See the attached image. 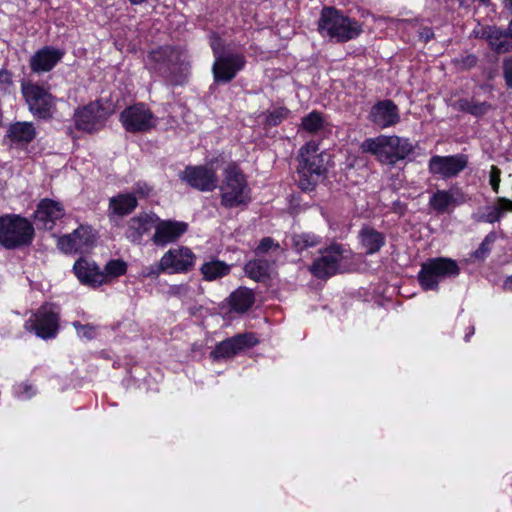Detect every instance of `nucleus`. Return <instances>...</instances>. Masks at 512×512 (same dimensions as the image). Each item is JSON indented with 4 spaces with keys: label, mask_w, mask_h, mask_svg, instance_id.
I'll use <instances>...</instances> for the list:
<instances>
[{
    "label": "nucleus",
    "mask_w": 512,
    "mask_h": 512,
    "mask_svg": "<svg viewBox=\"0 0 512 512\" xmlns=\"http://www.w3.org/2000/svg\"><path fill=\"white\" fill-rule=\"evenodd\" d=\"M318 31L323 37L345 43L356 39L363 32V26L334 7H324L318 20Z\"/></svg>",
    "instance_id": "f257e3e1"
},
{
    "label": "nucleus",
    "mask_w": 512,
    "mask_h": 512,
    "mask_svg": "<svg viewBox=\"0 0 512 512\" xmlns=\"http://www.w3.org/2000/svg\"><path fill=\"white\" fill-rule=\"evenodd\" d=\"M150 69L172 85H181L187 77L186 53L178 47H160L149 53Z\"/></svg>",
    "instance_id": "f03ea898"
},
{
    "label": "nucleus",
    "mask_w": 512,
    "mask_h": 512,
    "mask_svg": "<svg viewBox=\"0 0 512 512\" xmlns=\"http://www.w3.org/2000/svg\"><path fill=\"white\" fill-rule=\"evenodd\" d=\"M360 148L363 152L374 155L381 164L389 166L404 160L414 149L409 139L396 135L367 138Z\"/></svg>",
    "instance_id": "7ed1b4c3"
},
{
    "label": "nucleus",
    "mask_w": 512,
    "mask_h": 512,
    "mask_svg": "<svg viewBox=\"0 0 512 512\" xmlns=\"http://www.w3.org/2000/svg\"><path fill=\"white\" fill-rule=\"evenodd\" d=\"M459 274L460 267L455 260L447 257L430 258L422 263L418 281L424 291H437L440 282Z\"/></svg>",
    "instance_id": "20e7f679"
},
{
    "label": "nucleus",
    "mask_w": 512,
    "mask_h": 512,
    "mask_svg": "<svg viewBox=\"0 0 512 512\" xmlns=\"http://www.w3.org/2000/svg\"><path fill=\"white\" fill-rule=\"evenodd\" d=\"M34 237L33 225L24 217L6 214L0 217V245L15 249L29 245Z\"/></svg>",
    "instance_id": "39448f33"
},
{
    "label": "nucleus",
    "mask_w": 512,
    "mask_h": 512,
    "mask_svg": "<svg viewBox=\"0 0 512 512\" xmlns=\"http://www.w3.org/2000/svg\"><path fill=\"white\" fill-rule=\"evenodd\" d=\"M299 184L302 190H310L325 172L323 154L315 141L306 143L299 150Z\"/></svg>",
    "instance_id": "423d86ee"
},
{
    "label": "nucleus",
    "mask_w": 512,
    "mask_h": 512,
    "mask_svg": "<svg viewBox=\"0 0 512 512\" xmlns=\"http://www.w3.org/2000/svg\"><path fill=\"white\" fill-rule=\"evenodd\" d=\"M251 200L245 176L236 165H229L224 172L221 186V204L227 208L247 205Z\"/></svg>",
    "instance_id": "0eeeda50"
},
{
    "label": "nucleus",
    "mask_w": 512,
    "mask_h": 512,
    "mask_svg": "<svg viewBox=\"0 0 512 512\" xmlns=\"http://www.w3.org/2000/svg\"><path fill=\"white\" fill-rule=\"evenodd\" d=\"M120 122L127 132L145 133L156 127L157 117L144 103H137L120 113Z\"/></svg>",
    "instance_id": "6e6552de"
},
{
    "label": "nucleus",
    "mask_w": 512,
    "mask_h": 512,
    "mask_svg": "<svg viewBox=\"0 0 512 512\" xmlns=\"http://www.w3.org/2000/svg\"><path fill=\"white\" fill-rule=\"evenodd\" d=\"M24 327L42 339L55 338L59 330V315L51 305H43L31 315Z\"/></svg>",
    "instance_id": "1a4fd4ad"
},
{
    "label": "nucleus",
    "mask_w": 512,
    "mask_h": 512,
    "mask_svg": "<svg viewBox=\"0 0 512 512\" xmlns=\"http://www.w3.org/2000/svg\"><path fill=\"white\" fill-rule=\"evenodd\" d=\"M21 90L28 108L34 116L41 119L52 116L55 106L54 98L44 87L34 83H23Z\"/></svg>",
    "instance_id": "9d476101"
},
{
    "label": "nucleus",
    "mask_w": 512,
    "mask_h": 512,
    "mask_svg": "<svg viewBox=\"0 0 512 512\" xmlns=\"http://www.w3.org/2000/svg\"><path fill=\"white\" fill-rule=\"evenodd\" d=\"M347 251L339 244H333L325 249L319 258L311 265L310 271L320 279L329 278L342 272V262L347 258Z\"/></svg>",
    "instance_id": "9b49d317"
},
{
    "label": "nucleus",
    "mask_w": 512,
    "mask_h": 512,
    "mask_svg": "<svg viewBox=\"0 0 512 512\" xmlns=\"http://www.w3.org/2000/svg\"><path fill=\"white\" fill-rule=\"evenodd\" d=\"M257 343L258 340L253 333L237 334L216 344L215 348L210 352V357L214 361L230 359L242 351L255 346Z\"/></svg>",
    "instance_id": "f8f14e48"
},
{
    "label": "nucleus",
    "mask_w": 512,
    "mask_h": 512,
    "mask_svg": "<svg viewBox=\"0 0 512 512\" xmlns=\"http://www.w3.org/2000/svg\"><path fill=\"white\" fill-rule=\"evenodd\" d=\"M245 63V57L239 53L227 52L224 56H217L212 66L215 82H230L244 68Z\"/></svg>",
    "instance_id": "ddd939ff"
},
{
    "label": "nucleus",
    "mask_w": 512,
    "mask_h": 512,
    "mask_svg": "<svg viewBox=\"0 0 512 512\" xmlns=\"http://www.w3.org/2000/svg\"><path fill=\"white\" fill-rule=\"evenodd\" d=\"M179 178L192 188L200 191H212L217 187L216 172L208 166H187L179 173Z\"/></svg>",
    "instance_id": "4468645a"
},
{
    "label": "nucleus",
    "mask_w": 512,
    "mask_h": 512,
    "mask_svg": "<svg viewBox=\"0 0 512 512\" xmlns=\"http://www.w3.org/2000/svg\"><path fill=\"white\" fill-rule=\"evenodd\" d=\"M467 157L463 154L451 156L435 155L429 160V171L443 179L457 176L467 167Z\"/></svg>",
    "instance_id": "2eb2a0df"
},
{
    "label": "nucleus",
    "mask_w": 512,
    "mask_h": 512,
    "mask_svg": "<svg viewBox=\"0 0 512 512\" xmlns=\"http://www.w3.org/2000/svg\"><path fill=\"white\" fill-rule=\"evenodd\" d=\"M188 230V224L176 220H161L158 217L154 227L152 242L159 247H164L176 242Z\"/></svg>",
    "instance_id": "dca6fc26"
},
{
    "label": "nucleus",
    "mask_w": 512,
    "mask_h": 512,
    "mask_svg": "<svg viewBox=\"0 0 512 512\" xmlns=\"http://www.w3.org/2000/svg\"><path fill=\"white\" fill-rule=\"evenodd\" d=\"M195 254L187 247L169 249L162 256V264L168 273H186L195 262Z\"/></svg>",
    "instance_id": "f3484780"
},
{
    "label": "nucleus",
    "mask_w": 512,
    "mask_h": 512,
    "mask_svg": "<svg viewBox=\"0 0 512 512\" xmlns=\"http://www.w3.org/2000/svg\"><path fill=\"white\" fill-rule=\"evenodd\" d=\"M94 238L89 228L80 226L72 233L58 240V248L64 253H83L93 244Z\"/></svg>",
    "instance_id": "a211bd4d"
},
{
    "label": "nucleus",
    "mask_w": 512,
    "mask_h": 512,
    "mask_svg": "<svg viewBox=\"0 0 512 512\" xmlns=\"http://www.w3.org/2000/svg\"><path fill=\"white\" fill-rule=\"evenodd\" d=\"M63 215L64 208L60 202L45 198L39 202L34 213V220L38 228L51 230Z\"/></svg>",
    "instance_id": "6ab92c4d"
},
{
    "label": "nucleus",
    "mask_w": 512,
    "mask_h": 512,
    "mask_svg": "<svg viewBox=\"0 0 512 512\" xmlns=\"http://www.w3.org/2000/svg\"><path fill=\"white\" fill-rule=\"evenodd\" d=\"M368 118L380 128L394 126L400 121L398 107L391 100H382L373 105Z\"/></svg>",
    "instance_id": "aec40b11"
},
{
    "label": "nucleus",
    "mask_w": 512,
    "mask_h": 512,
    "mask_svg": "<svg viewBox=\"0 0 512 512\" xmlns=\"http://www.w3.org/2000/svg\"><path fill=\"white\" fill-rule=\"evenodd\" d=\"M466 201L464 194L458 188L437 190L429 199V206L437 213H450L456 206Z\"/></svg>",
    "instance_id": "412c9836"
},
{
    "label": "nucleus",
    "mask_w": 512,
    "mask_h": 512,
    "mask_svg": "<svg viewBox=\"0 0 512 512\" xmlns=\"http://www.w3.org/2000/svg\"><path fill=\"white\" fill-rule=\"evenodd\" d=\"M158 216L154 213H140L127 222L126 238L133 243H140L143 235L155 227Z\"/></svg>",
    "instance_id": "4be33fe9"
},
{
    "label": "nucleus",
    "mask_w": 512,
    "mask_h": 512,
    "mask_svg": "<svg viewBox=\"0 0 512 512\" xmlns=\"http://www.w3.org/2000/svg\"><path fill=\"white\" fill-rule=\"evenodd\" d=\"M63 56L64 52L62 50L45 46L31 57L30 68L36 73L48 72L56 66Z\"/></svg>",
    "instance_id": "5701e85b"
},
{
    "label": "nucleus",
    "mask_w": 512,
    "mask_h": 512,
    "mask_svg": "<svg viewBox=\"0 0 512 512\" xmlns=\"http://www.w3.org/2000/svg\"><path fill=\"white\" fill-rule=\"evenodd\" d=\"M73 270L82 284L98 287L105 283V275L95 262L80 258L75 262Z\"/></svg>",
    "instance_id": "b1692460"
},
{
    "label": "nucleus",
    "mask_w": 512,
    "mask_h": 512,
    "mask_svg": "<svg viewBox=\"0 0 512 512\" xmlns=\"http://www.w3.org/2000/svg\"><path fill=\"white\" fill-rule=\"evenodd\" d=\"M99 111L100 107L95 103L78 109L74 114L76 128L88 133L97 131L101 124Z\"/></svg>",
    "instance_id": "393cba45"
},
{
    "label": "nucleus",
    "mask_w": 512,
    "mask_h": 512,
    "mask_svg": "<svg viewBox=\"0 0 512 512\" xmlns=\"http://www.w3.org/2000/svg\"><path fill=\"white\" fill-rule=\"evenodd\" d=\"M359 238L362 248L368 255L377 253L385 245L384 234L369 226L360 230Z\"/></svg>",
    "instance_id": "a878e982"
},
{
    "label": "nucleus",
    "mask_w": 512,
    "mask_h": 512,
    "mask_svg": "<svg viewBox=\"0 0 512 512\" xmlns=\"http://www.w3.org/2000/svg\"><path fill=\"white\" fill-rule=\"evenodd\" d=\"M137 205L138 201L134 193H120L109 200V210L117 216L130 214Z\"/></svg>",
    "instance_id": "bb28decb"
},
{
    "label": "nucleus",
    "mask_w": 512,
    "mask_h": 512,
    "mask_svg": "<svg viewBox=\"0 0 512 512\" xmlns=\"http://www.w3.org/2000/svg\"><path fill=\"white\" fill-rule=\"evenodd\" d=\"M36 136V130L31 122H16L9 126L7 137L15 144L30 143Z\"/></svg>",
    "instance_id": "cd10ccee"
},
{
    "label": "nucleus",
    "mask_w": 512,
    "mask_h": 512,
    "mask_svg": "<svg viewBox=\"0 0 512 512\" xmlns=\"http://www.w3.org/2000/svg\"><path fill=\"white\" fill-rule=\"evenodd\" d=\"M484 36L491 49L497 53H505L512 50V36L510 32L504 33L495 27H489L485 30Z\"/></svg>",
    "instance_id": "c85d7f7f"
},
{
    "label": "nucleus",
    "mask_w": 512,
    "mask_h": 512,
    "mask_svg": "<svg viewBox=\"0 0 512 512\" xmlns=\"http://www.w3.org/2000/svg\"><path fill=\"white\" fill-rule=\"evenodd\" d=\"M487 212L479 216L478 221L486 223L499 222L503 215L512 211V200L498 197L493 206L486 208Z\"/></svg>",
    "instance_id": "c756f323"
},
{
    "label": "nucleus",
    "mask_w": 512,
    "mask_h": 512,
    "mask_svg": "<svg viewBox=\"0 0 512 512\" xmlns=\"http://www.w3.org/2000/svg\"><path fill=\"white\" fill-rule=\"evenodd\" d=\"M254 301V293L246 287L238 288L229 297L231 309L237 313H245L251 308Z\"/></svg>",
    "instance_id": "7c9ffc66"
},
{
    "label": "nucleus",
    "mask_w": 512,
    "mask_h": 512,
    "mask_svg": "<svg viewBox=\"0 0 512 512\" xmlns=\"http://www.w3.org/2000/svg\"><path fill=\"white\" fill-rule=\"evenodd\" d=\"M272 264L273 262L259 257L247 262L244 270L251 279L255 281H262L269 276Z\"/></svg>",
    "instance_id": "2f4dec72"
},
{
    "label": "nucleus",
    "mask_w": 512,
    "mask_h": 512,
    "mask_svg": "<svg viewBox=\"0 0 512 512\" xmlns=\"http://www.w3.org/2000/svg\"><path fill=\"white\" fill-rule=\"evenodd\" d=\"M200 271L204 280L214 281L229 274L230 266L218 259H211L202 264Z\"/></svg>",
    "instance_id": "473e14b6"
},
{
    "label": "nucleus",
    "mask_w": 512,
    "mask_h": 512,
    "mask_svg": "<svg viewBox=\"0 0 512 512\" xmlns=\"http://www.w3.org/2000/svg\"><path fill=\"white\" fill-rule=\"evenodd\" d=\"M455 105L458 110L469 113L475 117H481L491 109V105L487 102H479L467 98L457 100Z\"/></svg>",
    "instance_id": "72a5a7b5"
},
{
    "label": "nucleus",
    "mask_w": 512,
    "mask_h": 512,
    "mask_svg": "<svg viewBox=\"0 0 512 512\" xmlns=\"http://www.w3.org/2000/svg\"><path fill=\"white\" fill-rule=\"evenodd\" d=\"M324 125L325 120L321 113L312 111L302 118L299 131H304L309 134L316 135L324 129Z\"/></svg>",
    "instance_id": "f704fd0d"
},
{
    "label": "nucleus",
    "mask_w": 512,
    "mask_h": 512,
    "mask_svg": "<svg viewBox=\"0 0 512 512\" xmlns=\"http://www.w3.org/2000/svg\"><path fill=\"white\" fill-rule=\"evenodd\" d=\"M290 239L292 247L299 253L320 243L318 236L307 232L294 233L290 236Z\"/></svg>",
    "instance_id": "c9c22d12"
},
{
    "label": "nucleus",
    "mask_w": 512,
    "mask_h": 512,
    "mask_svg": "<svg viewBox=\"0 0 512 512\" xmlns=\"http://www.w3.org/2000/svg\"><path fill=\"white\" fill-rule=\"evenodd\" d=\"M495 240V233L490 232L489 234H487L484 240L479 245L478 249L471 253L470 260L472 262L484 261L490 254L492 245L495 242Z\"/></svg>",
    "instance_id": "e433bc0d"
},
{
    "label": "nucleus",
    "mask_w": 512,
    "mask_h": 512,
    "mask_svg": "<svg viewBox=\"0 0 512 512\" xmlns=\"http://www.w3.org/2000/svg\"><path fill=\"white\" fill-rule=\"evenodd\" d=\"M271 254L272 256H279L281 254V247L278 242H275L271 237H265L261 239L259 245L255 249V255L262 257L265 254Z\"/></svg>",
    "instance_id": "4c0bfd02"
},
{
    "label": "nucleus",
    "mask_w": 512,
    "mask_h": 512,
    "mask_svg": "<svg viewBox=\"0 0 512 512\" xmlns=\"http://www.w3.org/2000/svg\"><path fill=\"white\" fill-rule=\"evenodd\" d=\"M127 271V264L121 259H113L106 263L104 271L105 283L108 278H116L124 275Z\"/></svg>",
    "instance_id": "58836bf2"
},
{
    "label": "nucleus",
    "mask_w": 512,
    "mask_h": 512,
    "mask_svg": "<svg viewBox=\"0 0 512 512\" xmlns=\"http://www.w3.org/2000/svg\"><path fill=\"white\" fill-rule=\"evenodd\" d=\"M290 110L286 107H277L269 111L266 115V124L269 126H277L288 118Z\"/></svg>",
    "instance_id": "ea45409f"
},
{
    "label": "nucleus",
    "mask_w": 512,
    "mask_h": 512,
    "mask_svg": "<svg viewBox=\"0 0 512 512\" xmlns=\"http://www.w3.org/2000/svg\"><path fill=\"white\" fill-rule=\"evenodd\" d=\"M73 327L77 331V335L81 338L91 340L96 336V326L92 324L82 325L78 321L73 322Z\"/></svg>",
    "instance_id": "a19ab883"
},
{
    "label": "nucleus",
    "mask_w": 512,
    "mask_h": 512,
    "mask_svg": "<svg viewBox=\"0 0 512 512\" xmlns=\"http://www.w3.org/2000/svg\"><path fill=\"white\" fill-rule=\"evenodd\" d=\"M161 272H167L166 268L162 264V258L157 264L143 267L141 270V276L144 278H157Z\"/></svg>",
    "instance_id": "79ce46f5"
},
{
    "label": "nucleus",
    "mask_w": 512,
    "mask_h": 512,
    "mask_svg": "<svg viewBox=\"0 0 512 512\" xmlns=\"http://www.w3.org/2000/svg\"><path fill=\"white\" fill-rule=\"evenodd\" d=\"M12 89V74L7 69H0V91L10 93Z\"/></svg>",
    "instance_id": "37998d69"
},
{
    "label": "nucleus",
    "mask_w": 512,
    "mask_h": 512,
    "mask_svg": "<svg viewBox=\"0 0 512 512\" xmlns=\"http://www.w3.org/2000/svg\"><path fill=\"white\" fill-rule=\"evenodd\" d=\"M14 393L19 399L27 400L35 394V390L32 385L21 383L14 387Z\"/></svg>",
    "instance_id": "c03bdc74"
},
{
    "label": "nucleus",
    "mask_w": 512,
    "mask_h": 512,
    "mask_svg": "<svg viewBox=\"0 0 512 512\" xmlns=\"http://www.w3.org/2000/svg\"><path fill=\"white\" fill-rule=\"evenodd\" d=\"M500 176H501V170L497 166H491L490 174H489V182L492 187V190L495 193L499 192V185H500Z\"/></svg>",
    "instance_id": "a18cd8bd"
},
{
    "label": "nucleus",
    "mask_w": 512,
    "mask_h": 512,
    "mask_svg": "<svg viewBox=\"0 0 512 512\" xmlns=\"http://www.w3.org/2000/svg\"><path fill=\"white\" fill-rule=\"evenodd\" d=\"M503 76L506 85L512 88V58H506L503 61Z\"/></svg>",
    "instance_id": "49530a36"
},
{
    "label": "nucleus",
    "mask_w": 512,
    "mask_h": 512,
    "mask_svg": "<svg viewBox=\"0 0 512 512\" xmlns=\"http://www.w3.org/2000/svg\"><path fill=\"white\" fill-rule=\"evenodd\" d=\"M151 191V187L143 182H137L134 186V193L139 195L140 197H148Z\"/></svg>",
    "instance_id": "de8ad7c7"
},
{
    "label": "nucleus",
    "mask_w": 512,
    "mask_h": 512,
    "mask_svg": "<svg viewBox=\"0 0 512 512\" xmlns=\"http://www.w3.org/2000/svg\"><path fill=\"white\" fill-rule=\"evenodd\" d=\"M211 49L213 51L215 59H217V56H224L225 54L222 52L220 39L216 36H213V38L211 39Z\"/></svg>",
    "instance_id": "09e8293b"
},
{
    "label": "nucleus",
    "mask_w": 512,
    "mask_h": 512,
    "mask_svg": "<svg viewBox=\"0 0 512 512\" xmlns=\"http://www.w3.org/2000/svg\"><path fill=\"white\" fill-rule=\"evenodd\" d=\"M434 36V33L432 31L431 28H423L420 32V38L423 39L425 42L429 41L430 39H432Z\"/></svg>",
    "instance_id": "8fccbe9b"
},
{
    "label": "nucleus",
    "mask_w": 512,
    "mask_h": 512,
    "mask_svg": "<svg viewBox=\"0 0 512 512\" xmlns=\"http://www.w3.org/2000/svg\"><path fill=\"white\" fill-rule=\"evenodd\" d=\"M477 58L474 55H468L463 59V67L471 68L476 65Z\"/></svg>",
    "instance_id": "3c124183"
},
{
    "label": "nucleus",
    "mask_w": 512,
    "mask_h": 512,
    "mask_svg": "<svg viewBox=\"0 0 512 512\" xmlns=\"http://www.w3.org/2000/svg\"><path fill=\"white\" fill-rule=\"evenodd\" d=\"M186 290H187V287L183 286V285L171 287V293L173 295H180V294L186 292Z\"/></svg>",
    "instance_id": "603ef678"
},
{
    "label": "nucleus",
    "mask_w": 512,
    "mask_h": 512,
    "mask_svg": "<svg viewBox=\"0 0 512 512\" xmlns=\"http://www.w3.org/2000/svg\"><path fill=\"white\" fill-rule=\"evenodd\" d=\"M503 289L505 291L512 292V275L507 277L503 283Z\"/></svg>",
    "instance_id": "864d4df0"
},
{
    "label": "nucleus",
    "mask_w": 512,
    "mask_h": 512,
    "mask_svg": "<svg viewBox=\"0 0 512 512\" xmlns=\"http://www.w3.org/2000/svg\"><path fill=\"white\" fill-rule=\"evenodd\" d=\"M505 7L512 13V0H505Z\"/></svg>",
    "instance_id": "5fc2aeb1"
},
{
    "label": "nucleus",
    "mask_w": 512,
    "mask_h": 512,
    "mask_svg": "<svg viewBox=\"0 0 512 512\" xmlns=\"http://www.w3.org/2000/svg\"><path fill=\"white\" fill-rule=\"evenodd\" d=\"M473 334H474V329L472 328V330L470 331V333H469V334H467V335L465 336V341H468V340H469V338H470V336H471V335H473Z\"/></svg>",
    "instance_id": "6e6d98bb"
}]
</instances>
